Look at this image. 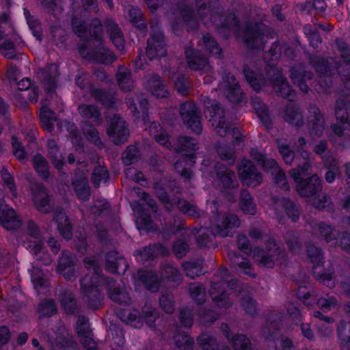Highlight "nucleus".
<instances>
[{
    "label": "nucleus",
    "mask_w": 350,
    "mask_h": 350,
    "mask_svg": "<svg viewBox=\"0 0 350 350\" xmlns=\"http://www.w3.org/2000/svg\"><path fill=\"white\" fill-rule=\"evenodd\" d=\"M196 5L198 18L189 6L183 5L180 8L181 16L191 29L198 27L199 19L206 25L209 21L217 28L224 29H229L238 24L234 13L224 14L223 8L217 0H196Z\"/></svg>",
    "instance_id": "obj_1"
},
{
    "label": "nucleus",
    "mask_w": 350,
    "mask_h": 350,
    "mask_svg": "<svg viewBox=\"0 0 350 350\" xmlns=\"http://www.w3.org/2000/svg\"><path fill=\"white\" fill-rule=\"evenodd\" d=\"M84 263L88 269L93 271L95 275L85 274L81 278L82 299L88 308L96 310L102 306L104 298V294L98 288V284L103 278L102 269L98 263L91 258H85Z\"/></svg>",
    "instance_id": "obj_2"
},
{
    "label": "nucleus",
    "mask_w": 350,
    "mask_h": 350,
    "mask_svg": "<svg viewBox=\"0 0 350 350\" xmlns=\"http://www.w3.org/2000/svg\"><path fill=\"white\" fill-rule=\"evenodd\" d=\"M309 62L321 75L319 84L323 91L327 92L332 86V77L336 70L342 76L345 88L350 90V75L345 73L340 63L335 62L332 58L325 59L320 56L312 55H309Z\"/></svg>",
    "instance_id": "obj_3"
},
{
    "label": "nucleus",
    "mask_w": 350,
    "mask_h": 350,
    "mask_svg": "<svg viewBox=\"0 0 350 350\" xmlns=\"http://www.w3.org/2000/svg\"><path fill=\"white\" fill-rule=\"evenodd\" d=\"M237 281L232 278L228 270L226 268L220 269L213 277L210 296L213 303L220 308H228L232 305V300L226 291V287L234 288Z\"/></svg>",
    "instance_id": "obj_4"
},
{
    "label": "nucleus",
    "mask_w": 350,
    "mask_h": 350,
    "mask_svg": "<svg viewBox=\"0 0 350 350\" xmlns=\"http://www.w3.org/2000/svg\"><path fill=\"white\" fill-rule=\"evenodd\" d=\"M254 253L258 265L262 267L273 268L275 263L282 265L287 259L286 252L273 239H269L266 241L265 250L256 248Z\"/></svg>",
    "instance_id": "obj_5"
},
{
    "label": "nucleus",
    "mask_w": 350,
    "mask_h": 350,
    "mask_svg": "<svg viewBox=\"0 0 350 350\" xmlns=\"http://www.w3.org/2000/svg\"><path fill=\"white\" fill-rule=\"evenodd\" d=\"M350 109V95L346 94L338 98L335 105L336 124L331 126L334 133L340 138L346 139L349 137L350 120L349 110Z\"/></svg>",
    "instance_id": "obj_6"
},
{
    "label": "nucleus",
    "mask_w": 350,
    "mask_h": 350,
    "mask_svg": "<svg viewBox=\"0 0 350 350\" xmlns=\"http://www.w3.org/2000/svg\"><path fill=\"white\" fill-rule=\"evenodd\" d=\"M150 36L147 40L146 53L150 60L157 57H165L167 54L165 38L160 28L157 19L150 21Z\"/></svg>",
    "instance_id": "obj_7"
},
{
    "label": "nucleus",
    "mask_w": 350,
    "mask_h": 350,
    "mask_svg": "<svg viewBox=\"0 0 350 350\" xmlns=\"http://www.w3.org/2000/svg\"><path fill=\"white\" fill-rule=\"evenodd\" d=\"M274 31L262 23H248L244 31L243 40L248 48L258 49L264 46V36L273 38Z\"/></svg>",
    "instance_id": "obj_8"
},
{
    "label": "nucleus",
    "mask_w": 350,
    "mask_h": 350,
    "mask_svg": "<svg viewBox=\"0 0 350 350\" xmlns=\"http://www.w3.org/2000/svg\"><path fill=\"white\" fill-rule=\"evenodd\" d=\"M107 133L115 145H121L128 141L130 132L128 124L118 114H113L107 118Z\"/></svg>",
    "instance_id": "obj_9"
},
{
    "label": "nucleus",
    "mask_w": 350,
    "mask_h": 350,
    "mask_svg": "<svg viewBox=\"0 0 350 350\" xmlns=\"http://www.w3.org/2000/svg\"><path fill=\"white\" fill-rule=\"evenodd\" d=\"M72 27L75 33L81 40H100L102 37V25L97 18L92 20L89 25L84 21L75 16L72 20Z\"/></svg>",
    "instance_id": "obj_10"
},
{
    "label": "nucleus",
    "mask_w": 350,
    "mask_h": 350,
    "mask_svg": "<svg viewBox=\"0 0 350 350\" xmlns=\"http://www.w3.org/2000/svg\"><path fill=\"white\" fill-rule=\"evenodd\" d=\"M241 224L239 217L234 214L217 215L212 224V231L221 237H232L234 230Z\"/></svg>",
    "instance_id": "obj_11"
},
{
    "label": "nucleus",
    "mask_w": 350,
    "mask_h": 350,
    "mask_svg": "<svg viewBox=\"0 0 350 350\" xmlns=\"http://www.w3.org/2000/svg\"><path fill=\"white\" fill-rule=\"evenodd\" d=\"M180 116L185 124L194 133L200 135L202 133L200 113L196 105L192 102H185L180 105Z\"/></svg>",
    "instance_id": "obj_12"
},
{
    "label": "nucleus",
    "mask_w": 350,
    "mask_h": 350,
    "mask_svg": "<svg viewBox=\"0 0 350 350\" xmlns=\"http://www.w3.org/2000/svg\"><path fill=\"white\" fill-rule=\"evenodd\" d=\"M204 113L212 126H215L216 133L221 137L226 136L230 126V123L226 122L224 119V110L220 103L216 102L207 109H204Z\"/></svg>",
    "instance_id": "obj_13"
},
{
    "label": "nucleus",
    "mask_w": 350,
    "mask_h": 350,
    "mask_svg": "<svg viewBox=\"0 0 350 350\" xmlns=\"http://www.w3.org/2000/svg\"><path fill=\"white\" fill-rule=\"evenodd\" d=\"M269 76L272 77L273 89L278 96L293 101L295 98V92L291 88L287 79L275 68L270 66L267 70Z\"/></svg>",
    "instance_id": "obj_14"
},
{
    "label": "nucleus",
    "mask_w": 350,
    "mask_h": 350,
    "mask_svg": "<svg viewBox=\"0 0 350 350\" xmlns=\"http://www.w3.org/2000/svg\"><path fill=\"white\" fill-rule=\"evenodd\" d=\"M239 174L243 183L252 187L260 185L262 176L251 161H243L239 167Z\"/></svg>",
    "instance_id": "obj_15"
},
{
    "label": "nucleus",
    "mask_w": 350,
    "mask_h": 350,
    "mask_svg": "<svg viewBox=\"0 0 350 350\" xmlns=\"http://www.w3.org/2000/svg\"><path fill=\"white\" fill-rule=\"evenodd\" d=\"M76 330L86 350H97V343L92 338V331L88 317L83 315L78 317Z\"/></svg>",
    "instance_id": "obj_16"
},
{
    "label": "nucleus",
    "mask_w": 350,
    "mask_h": 350,
    "mask_svg": "<svg viewBox=\"0 0 350 350\" xmlns=\"http://www.w3.org/2000/svg\"><path fill=\"white\" fill-rule=\"evenodd\" d=\"M297 193L304 198H310L316 196L322 189L321 181L317 174L310 177L299 179L295 181Z\"/></svg>",
    "instance_id": "obj_17"
},
{
    "label": "nucleus",
    "mask_w": 350,
    "mask_h": 350,
    "mask_svg": "<svg viewBox=\"0 0 350 350\" xmlns=\"http://www.w3.org/2000/svg\"><path fill=\"white\" fill-rule=\"evenodd\" d=\"M31 195L33 204L40 212L45 214L51 212V208L49 205L51 196L43 184L36 183L31 187Z\"/></svg>",
    "instance_id": "obj_18"
},
{
    "label": "nucleus",
    "mask_w": 350,
    "mask_h": 350,
    "mask_svg": "<svg viewBox=\"0 0 350 350\" xmlns=\"http://www.w3.org/2000/svg\"><path fill=\"white\" fill-rule=\"evenodd\" d=\"M308 110L307 121L310 133L313 136L321 137L325 129L324 116L316 105H310Z\"/></svg>",
    "instance_id": "obj_19"
},
{
    "label": "nucleus",
    "mask_w": 350,
    "mask_h": 350,
    "mask_svg": "<svg viewBox=\"0 0 350 350\" xmlns=\"http://www.w3.org/2000/svg\"><path fill=\"white\" fill-rule=\"evenodd\" d=\"M58 76V66L56 64H49L38 71V79L47 92H52L56 88Z\"/></svg>",
    "instance_id": "obj_20"
},
{
    "label": "nucleus",
    "mask_w": 350,
    "mask_h": 350,
    "mask_svg": "<svg viewBox=\"0 0 350 350\" xmlns=\"http://www.w3.org/2000/svg\"><path fill=\"white\" fill-rule=\"evenodd\" d=\"M0 225L7 230H16L21 226V220L15 211L3 199H0Z\"/></svg>",
    "instance_id": "obj_21"
},
{
    "label": "nucleus",
    "mask_w": 350,
    "mask_h": 350,
    "mask_svg": "<svg viewBox=\"0 0 350 350\" xmlns=\"http://www.w3.org/2000/svg\"><path fill=\"white\" fill-rule=\"evenodd\" d=\"M185 55L191 69L203 72H210L211 70V66L208 64L207 57L200 51H196L193 47H187Z\"/></svg>",
    "instance_id": "obj_22"
},
{
    "label": "nucleus",
    "mask_w": 350,
    "mask_h": 350,
    "mask_svg": "<svg viewBox=\"0 0 350 350\" xmlns=\"http://www.w3.org/2000/svg\"><path fill=\"white\" fill-rule=\"evenodd\" d=\"M215 172L219 184L224 189H234L239 187L236 174L223 164L215 165Z\"/></svg>",
    "instance_id": "obj_23"
},
{
    "label": "nucleus",
    "mask_w": 350,
    "mask_h": 350,
    "mask_svg": "<svg viewBox=\"0 0 350 350\" xmlns=\"http://www.w3.org/2000/svg\"><path fill=\"white\" fill-rule=\"evenodd\" d=\"M129 265L126 259L117 251H109L105 256V267L111 273H124Z\"/></svg>",
    "instance_id": "obj_24"
},
{
    "label": "nucleus",
    "mask_w": 350,
    "mask_h": 350,
    "mask_svg": "<svg viewBox=\"0 0 350 350\" xmlns=\"http://www.w3.org/2000/svg\"><path fill=\"white\" fill-rule=\"evenodd\" d=\"M75 256L68 250H63L58 260V271L66 280H70L75 276L74 266L75 265Z\"/></svg>",
    "instance_id": "obj_25"
},
{
    "label": "nucleus",
    "mask_w": 350,
    "mask_h": 350,
    "mask_svg": "<svg viewBox=\"0 0 350 350\" xmlns=\"http://www.w3.org/2000/svg\"><path fill=\"white\" fill-rule=\"evenodd\" d=\"M105 282L107 285V291L109 298L113 302L118 304H129L131 297L124 287L115 286L116 281L112 278H106Z\"/></svg>",
    "instance_id": "obj_26"
},
{
    "label": "nucleus",
    "mask_w": 350,
    "mask_h": 350,
    "mask_svg": "<svg viewBox=\"0 0 350 350\" xmlns=\"http://www.w3.org/2000/svg\"><path fill=\"white\" fill-rule=\"evenodd\" d=\"M79 53L85 57L97 63L107 64L112 63L116 59L113 52L105 48L87 51L86 48L81 46L79 48Z\"/></svg>",
    "instance_id": "obj_27"
},
{
    "label": "nucleus",
    "mask_w": 350,
    "mask_h": 350,
    "mask_svg": "<svg viewBox=\"0 0 350 350\" xmlns=\"http://www.w3.org/2000/svg\"><path fill=\"white\" fill-rule=\"evenodd\" d=\"M290 77L293 82L299 86L300 90L304 93H308L309 88L306 84L307 79H311L313 74L310 71H306L302 64L295 65L290 70Z\"/></svg>",
    "instance_id": "obj_28"
},
{
    "label": "nucleus",
    "mask_w": 350,
    "mask_h": 350,
    "mask_svg": "<svg viewBox=\"0 0 350 350\" xmlns=\"http://www.w3.org/2000/svg\"><path fill=\"white\" fill-rule=\"evenodd\" d=\"M58 300L67 314H74L80 310L73 293L68 289L62 288L57 294Z\"/></svg>",
    "instance_id": "obj_29"
},
{
    "label": "nucleus",
    "mask_w": 350,
    "mask_h": 350,
    "mask_svg": "<svg viewBox=\"0 0 350 350\" xmlns=\"http://www.w3.org/2000/svg\"><path fill=\"white\" fill-rule=\"evenodd\" d=\"M230 265L236 269L238 272L243 273L251 278H255L256 275L252 272V268L248 259L240 256L236 252L230 251L228 254Z\"/></svg>",
    "instance_id": "obj_30"
},
{
    "label": "nucleus",
    "mask_w": 350,
    "mask_h": 350,
    "mask_svg": "<svg viewBox=\"0 0 350 350\" xmlns=\"http://www.w3.org/2000/svg\"><path fill=\"white\" fill-rule=\"evenodd\" d=\"M251 103L258 118L265 129L268 131L271 130L273 129V123L269 116L267 106L258 96H253Z\"/></svg>",
    "instance_id": "obj_31"
},
{
    "label": "nucleus",
    "mask_w": 350,
    "mask_h": 350,
    "mask_svg": "<svg viewBox=\"0 0 350 350\" xmlns=\"http://www.w3.org/2000/svg\"><path fill=\"white\" fill-rule=\"evenodd\" d=\"M54 220L57 223L59 234L65 239H70L72 236V226L68 217L62 208H58L55 211Z\"/></svg>",
    "instance_id": "obj_32"
},
{
    "label": "nucleus",
    "mask_w": 350,
    "mask_h": 350,
    "mask_svg": "<svg viewBox=\"0 0 350 350\" xmlns=\"http://www.w3.org/2000/svg\"><path fill=\"white\" fill-rule=\"evenodd\" d=\"M137 277L138 280L147 290L152 293H155L159 291L161 286V280L156 272L139 270L137 271Z\"/></svg>",
    "instance_id": "obj_33"
},
{
    "label": "nucleus",
    "mask_w": 350,
    "mask_h": 350,
    "mask_svg": "<svg viewBox=\"0 0 350 350\" xmlns=\"http://www.w3.org/2000/svg\"><path fill=\"white\" fill-rule=\"evenodd\" d=\"M105 25L107 32L114 46L119 51H123L124 50V38L118 25L111 19H107L105 21Z\"/></svg>",
    "instance_id": "obj_34"
},
{
    "label": "nucleus",
    "mask_w": 350,
    "mask_h": 350,
    "mask_svg": "<svg viewBox=\"0 0 350 350\" xmlns=\"http://www.w3.org/2000/svg\"><path fill=\"white\" fill-rule=\"evenodd\" d=\"M312 230L315 234H319L321 239H323L327 243L336 245L338 243L336 236L338 233L331 225L324 221H320L312 227Z\"/></svg>",
    "instance_id": "obj_35"
},
{
    "label": "nucleus",
    "mask_w": 350,
    "mask_h": 350,
    "mask_svg": "<svg viewBox=\"0 0 350 350\" xmlns=\"http://www.w3.org/2000/svg\"><path fill=\"white\" fill-rule=\"evenodd\" d=\"M146 89L157 98H165L169 94L166 85L161 77L157 74L152 75L147 81Z\"/></svg>",
    "instance_id": "obj_36"
},
{
    "label": "nucleus",
    "mask_w": 350,
    "mask_h": 350,
    "mask_svg": "<svg viewBox=\"0 0 350 350\" xmlns=\"http://www.w3.org/2000/svg\"><path fill=\"white\" fill-rule=\"evenodd\" d=\"M282 326L281 321L273 315L269 316L262 327L261 334L265 340H274Z\"/></svg>",
    "instance_id": "obj_37"
},
{
    "label": "nucleus",
    "mask_w": 350,
    "mask_h": 350,
    "mask_svg": "<svg viewBox=\"0 0 350 350\" xmlns=\"http://www.w3.org/2000/svg\"><path fill=\"white\" fill-rule=\"evenodd\" d=\"M79 113L85 120H90L96 125H100L103 122L100 111L94 105L83 104L79 105Z\"/></svg>",
    "instance_id": "obj_38"
},
{
    "label": "nucleus",
    "mask_w": 350,
    "mask_h": 350,
    "mask_svg": "<svg viewBox=\"0 0 350 350\" xmlns=\"http://www.w3.org/2000/svg\"><path fill=\"white\" fill-rule=\"evenodd\" d=\"M197 341L203 350H230L229 347L220 345L214 336L208 333H202Z\"/></svg>",
    "instance_id": "obj_39"
},
{
    "label": "nucleus",
    "mask_w": 350,
    "mask_h": 350,
    "mask_svg": "<svg viewBox=\"0 0 350 350\" xmlns=\"http://www.w3.org/2000/svg\"><path fill=\"white\" fill-rule=\"evenodd\" d=\"M72 184L74 191L78 198L82 201H88L90 199V188L88 180L85 177L75 178Z\"/></svg>",
    "instance_id": "obj_40"
},
{
    "label": "nucleus",
    "mask_w": 350,
    "mask_h": 350,
    "mask_svg": "<svg viewBox=\"0 0 350 350\" xmlns=\"http://www.w3.org/2000/svg\"><path fill=\"white\" fill-rule=\"evenodd\" d=\"M156 249L163 255H167L169 254L168 250L163 245H149L135 251V256L136 259L138 261L144 262L152 258Z\"/></svg>",
    "instance_id": "obj_41"
},
{
    "label": "nucleus",
    "mask_w": 350,
    "mask_h": 350,
    "mask_svg": "<svg viewBox=\"0 0 350 350\" xmlns=\"http://www.w3.org/2000/svg\"><path fill=\"white\" fill-rule=\"evenodd\" d=\"M284 120L288 124L297 127L301 126L304 122L302 111L294 105L286 106Z\"/></svg>",
    "instance_id": "obj_42"
},
{
    "label": "nucleus",
    "mask_w": 350,
    "mask_h": 350,
    "mask_svg": "<svg viewBox=\"0 0 350 350\" xmlns=\"http://www.w3.org/2000/svg\"><path fill=\"white\" fill-rule=\"evenodd\" d=\"M239 206L246 214L254 215L257 212V207L254 198L247 189H242L240 192Z\"/></svg>",
    "instance_id": "obj_43"
},
{
    "label": "nucleus",
    "mask_w": 350,
    "mask_h": 350,
    "mask_svg": "<svg viewBox=\"0 0 350 350\" xmlns=\"http://www.w3.org/2000/svg\"><path fill=\"white\" fill-rule=\"evenodd\" d=\"M116 78L118 85L124 92H129L133 90V81L131 71L128 68L123 66H119Z\"/></svg>",
    "instance_id": "obj_44"
},
{
    "label": "nucleus",
    "mask_w": 350,
    "mask_h": 350,
    "mask_svg": "<svg viewBox=\"0 0 350 350\" xmlns=\"http://www.w3.org/2000/svg\"><path fill=\"white\" fill-rule=\"evenodd\" d=\"M161 276L170 282H176L180 284L182 282V275L177 267L170 262H163L161 265Z\"/></svg>",
    "instance_id": "obj_45"
},
{
    "label": "nucleus",
    "mask_w": 350,
    "mask_h": 350,
    "mask_svg": "<svg viewBox=\"0 0 350 350\" xmlns=\"http://www.w3.org/2000/svg\"><path fill=\"white\" fill-rule=\"evenodd\" d=\"M33 165L43 180H46L49 178V165L46 159L40 153L36 154L33 157Z\"/></svg>",
    "instance_id": "obj_46"
},
{
    "label": "nucleus",
    "mask_w": 350,
    "mask_h": 350,
    "mask_svg": "<svg viewBox=\"0 0 350 350\" xmlns=\"http://www.w3.org/2000/svg\"><path fill=\"white\" fill-rule=\"evenodd\" d=\"M178 209L184 214L193 218H200L205 215V213L200 210L196 205L191 202L180 199L177 202Z\"/></svg>",
    "instance_id": "obj_47"
},
{
    "label": "nucleus",
    "mask_w": 350,
    "mask_h": 350,
    "mask_svg": "<svg viewBox=\"0 0 350 350\" xmlns=\"http://www.w3.org/2000/svg\"><path fill=\"white\" fill-rule=\"evenodd\" d=\"M92 96L107 107H111L116 103L115 92L112 91L94 89L92 92Z\"/></svg>",
    "instance_id": "obj_48"
},
{
    "label": "nucleus",
    "mask_w": 350,
    "mask_h": 350,
    "mask_svg": "<svg viewBox=\"0 0 350 350\" xmlns=\"http://www.w3.org/2000/svg\"><path fill=\"white\" fill-rule=\"evenodd\" d=\"M121 319L131 326L139 328L143 325L142 317L137 310L124 309L120 312Z\"/></svg>",
    "instance_id": "obj_49"
},
{
    "label": "nucleus",
    "mask_w": 350,
    "mask_h": 350,
    "mask_svg": "<svg viewBox=\"0 0 350 350\" xmlns=\"http://www.w3.org/2000/svg\"><path fill=\"white\" fill-rule=\"evenodd\" d=\"M280 203L293 221L296 222L299 220L301 215V206L299 204H296L289 198H284L280 200Z\"/></svg>",
    "instance_id": "obj_50"
},
{
    "label": "nucleus",
    "mask_w": 350,
    "mask_h": 350,
    "mask_svg": "<svg viewBox=\"0 0 350 350\" xmlns=\"http://www.w3.org/2000/svg\"><path fill=\"white\" fill-rule=\"evenodd\" d=\"M216 234L208 228H200L196 237L197 245L199 247H209L214 245Z\"/></svg>",
    "instance_id": "obj_51"
},
{
    "label": "nucleus",
    "mask_w": 350,
    "mask_h": 350,
    "mask_svg": "<svg viewBox=\"0 0 350 350\" xmlns=\"http://www.w3.org/2000/svg\"><path fill=\"white\" fill-rule=\"evenodd\" d=\"M285 243L288 249L295 253L301 251L302 242L300 239V234L294 230L288 231L284 236Z\"/></svg>",
    "instance_id": "obj_52"
},
{
    "label": "nucleus",
    "mask_w": 350,
    "mask_h": 350,
    "mask_svg": "<svg viewBox=\"0 0 350 350\" xmlns=\"http://www.w3.org/2000/svg\"><path fill=\"white\" fill-rule=\"evenodd\" d=\"M40 119L41 126L44 130L49 132L53 130V123L55 121V113L47 107L43 106L41 108Z\"/></svg>",
    "instance_id": "obj_53"
},
{
    "label": "nucleus",
    "mask_w": 350,
    "mask_h": 350,
    "mask_svg": "<svg viewBox=\"0 0 350 350\" xmlns=\"http://www.w3.org/2000/svg\"><path fill=\"white\" fill-rule=\"evenodd\" d=\"M142 321L152 328L155 327V321L159 317V312L151 306L145 305L140 314Z\"/></svg>",
    "instance_id": "obj_54"
},
{
    "label": "nucleus",
    "mask_w": 350,
    "mask_h": 350,
    "mask_svg": "<svg viewBox=\"0 0 350 350\" xmlns=\"http://www.w3.org/2000/svg\"><path fill=\"white\" fill-rule=\"evenodd\" d=\"M203 44L206 49L216 58L221 57V49L216 40L209 33H206L202 37Z\"/></svg>",
    "instance_id": "obj_55"
},
{
    "label": "nucleus",
    "mask_w": 350,
    "mask_h": 350,
    "mask_svg": "<svg viewBox=\"0 0 350 350\" xmlns=\"http://www.w3.org/2000/svg\"><path fill=\"white\" fill-rule=\"evenodd\" d=\"M243 72L245 79L254 90L258 92L261 90L262 85L265 84V81L258 78L255 72L251 70L248 66H244Z\"/></svg>",
    "instance_id": "obj_56"
},
{
    "label": "nucleus",
    "mask_w": 350,
    "mask_h": 350,
    "mask_svg": "<svg viewBox=\"0 0 350 350\" xmlns=\"http://www.w3.org/2000/svg\"><path fill=\"white\" fill-rule=\"evenodd\" d=\"M83 133L86 138L99 148L104 147L98 130L89 123H85L83 127Z\"/></svg>",
    "instance_id": "obj_57"
},
{
    "label": "nucleus",
    "mask_w": 350,
    "mask_h": 350,
    "mask_svg": "<svg viewBox=\"0 0 350 350\" xmlns=\"http://www.w3.org/2000/svg\"><path fill=\"white\" fill-rule=\"evenodd\" d=\"M297 167L291 170V176L295 181L304 178V176H307L311 171V164L309 161H297Z\"/></svg>",
    "instance_id": "obj_58"
},
{
    "label": "nucleus",
    "mask_w": 350,
    "mask_h": 350,
    "mask_svg": "<svg viewBox=\"0 0 350 350\" xmlns=\"http://www.w3.org/2000/svg\"><path fill=\"white\" fill-rule=\"evenodd\" d=\"M129 17L131 22L139 31H144L146 29V25L143 21V14L141 10L137 7H130L128 10Z\"/></svg>",
    "instance_id": "obj_59"
},
{
    "label": "nucleus",
    "mask_w": 350,
    "mask_h": 350,
    "mask_svg": "<svg viewBox=\"0 0 350 350\" xmlns=\"http://www.w3.org/2000/svg\"><path fill=\"white\" fill-rule=\"evenodd\" d=\"M175 301L173 294L167 291H163L159 298V306L162 310L168 314H172L175 310Z\"/></svg>",
    "instance_id": "obj_60"
},
{
    "label": "nucleus",
    "mask_w": 350,
    "mask_h": 350,
    "mask_svg": "<svg viewBox=\"0 0 350 350\" xmlns=\"http://www.w3.org/2000/svg\"><path fill=\"white\" fill-rule=\"evenodd\" d=\"M191 298L198 304L204 303L206 300L205 288L202 284L191 283L189 286Z\"/></svg>",
    "instance_id": "obj_61"
},
{
    "label": "nucleus",
    "mask_w": 350,
    "mask_h": 350,
    "mask_svg": "<svg viewBox=\"0 0 350 350\" xmlns=\"http://www.w3.org/2000/svg\"><path fill=\"white\" fill-rule=\"evenodd\" d=\"M140 153L139 148L136 145H129L122 154V159L126 165H130L138 161Z\"/></svg>",
    "instance_id": "obj_62"
},
{
    "label": "nucleus",
    "mask_w": 350,
    "mask_h": 350,
    "mask_svg": "<svg viewBox=\"0 0 350 350\" xmlns=\"http://www.w3.org/2000/svg\"><path fill=\"white\" fill-rule=\"evenodd\" d=\"M198 149V144L194 138L182 136L178 139V146L176 148V152L196 150Z\"/></svg>",
    "instance_id": "obj_63"
},
{
    "label": "nucleus",
    "mask_w": 350,
    "mask_h": 350,
    "mask_svg": "<svg viewBox=\"0 0 350 350\" xmlns=\"http://www.w3.org/2000/svg\"><path fill=\"white\" fill-rule=\"evenodd\" d=\"M230 341L234 350H252V342L244 334H237Z\"/></svg>",
    "instance_id": "obj_64"
}]
</instances>
